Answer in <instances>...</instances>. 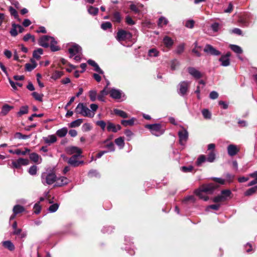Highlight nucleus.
Returning a JSON list of instances; mask_svg holds the SVG:
<instances>
[{
    "instance_id": "nucleus-1",
    "label": "nucleus",
    "mask_w": 257,
    "mask_h": 257,
    "mask_svg": "<svg viewBox=\"0 0 257 257\" xmlns=\"http://www.w3.org/2000/svg\"><path fill=\"white\" fill-rule=\"evenodd\" d=\"M218 187V185L214 183H209L202 185L200 188L197 189L195 191V193L200 199L204 201L208 200L209 198L207 196L204 194H211L214 190Z\"/></svg>"
},
{
    "instance_id": "nucleus-2",
    "label": "nucleus",
    "mask_w": 257,
    "mask_h": 257,
    "mask_svg": "<svg viewBox=\"0 0 257 257\" xmlns=\"http://www.w3.org/2000/svg\"><path fill=\"white\" fill-rule=\"evenodd\" d=\"M57 42L54 37L48 35H44L40 38L38 40V44L43 47L48 48L50 46L52 52L57 51L60 50L59 46H57Z\"/></svg>"
},
{
    "instance_id": "nucleus-3",
    "label": "nucleus",
    "mask_w": 257,
    "mask_h": 257,
    "mask_svg": "<svg viewBox=\"0 0 257 257\" xmlns=\"http://www.w3.org/2000/svg\"><path fill=\"white\" fill-rule=\"evenodd\" d=\"M75 111L76 113L85 117H93L95 114L83 103H79L77 105Z\"/></svg>"
},
{
    "instance_id": "nucleus-4",
    "label": "nucleus",
    "mask_w": 257,
    "mask_h": 257,
    "mask_svg": "<svg viewBox=\"0 0 257 257\" xmlns=\"http://www.w3.org/2000/svg\"><path fill=\"white\" fill-rule=\"evenodd\" d=\"M41 181L44 185H51L56 183V175L53 172H44L41 175Z\"/></svg>"
},
{
    "instance_id": "nucleus-5",
    "label": "nucleus",
    "mask_w": 257,
    "mask_h": 257,
    "mask_svg": "<svg viewBox=\"0 0 257 257\" xmlns=\"http://www.w3.org/2000/svg\"><path fill=\"white\" fill-rule=\"evenodd\" d=\"M161 124L160 123L149 124L145 125V127L150 130L151 133L157 137L162 135L164 131L161 129Z\"/></svg>"
},
{
    "instance_id": "nucleus-6",
    "label": "nucleus",
    "mask_w": 257,
    "mask_h": 257,
    "mask_svg": "<svg viewBox=\"0 0 257 257\" xmlns=\"http://www.w3.org/2000/svg\"><path fill=\"white\" fill-rule=\"evenodd\" d=\"M132 36L130 32L121 29L117 32L115 38L118 42H121L131 40Z\"/></svg>"
},
{
    "instance_id": "nucleus-7",
    "label": "nucleus",
    "mask_w": 257,
    "mask_h": 257,
    "mask_svg": "<svg viewBox=\"0 0 257 257\" xmlns=\"http://www.w3.org/2000/svg\"><path fill=\"white\" fill-rule=\"evenodd\" d=\"M190 82L183 81L181 82L178 86L177 92L181 96L184 97L187 93Z\"/></svg>"
},
{
    "instance_id": "nucleus-8",
    "label": "nucleus",
    "mask_w": 257,
    "mask_h": 257,
    "mask_svg": "<svg viewBox=\"0 0 257 257\" xmlns=\"http://www.w3.org/2000/svg\"><path fill=\"white\" fill-rule=\"evenodd\" d=\"M68 52L70 54L69 57L70 58L74 57L76 54H82V49L78 44L72 43L68 49Z\"/></svg>"
},
{
    "instance_id": "nucleus-9",
    "label": "nucleus",
    "mask_w": 257,
    "mask_h": 257,
    "mask_svg": "<svg viewBox=\"0 0 257 257\" xmlns=\"http://www.w3.org/2000/svg\"><path fill=\"white\" fill-rule=\"evenodd\" d=\"M110 96L114 99L117 100L122 98V100L125 99V94L122 90L115 88H112L109 91Z\"/></svg>"
},
{
    "instance_id": "nucleus-10",
    "label": "nucleus",
    "mask_w": 257,
    "mask_h": 257,
    "mask_svg": "<svg viewBox=\"0 0 257 257\" xmlns=\"http://www.w3.org/2000/svg\"><path fill=\"white\" fill-rule=\"evenodd\" d=\"M81 157L79 155H73L70 158L67 159V162L70 166L76 167L84 164L83 161H78L77 158Z\"/></svg>"
},
{
    "instance_id": "nucleus-11",
    "label": "nucleus",
    "mask_w": 257,
    "mask_h": 257,
    "mask_svg": "<svg viewBox=\"0 0 257 257\" xmlns=\"http://www.w3.org/2000/svg\"><path fill=\"white\" fill-rule=\"evenodd\" d=\"M178 135L179 138L180 144L181 146L185 145V143L188 139V132L187 130L182 127V130L178 132Z\"/></svg>"
},
{
    "instance_id": "nucleus-12",
    "label": "nucleus",
    "mask_w": 257,
    "mask_h": 257,
    "mask_svg": "<svg viewBox=\"0 0 257 257\" xmlns=\"http://www.w3.org/2000/svg\"><path fill=\"white\" fill-rule=\"evenodd\" d=\"M204 51L210 55L213 56H219L221 54V53L212 45L210 44H207L205 45L204 48Z\"/></svg>"
},
{
    "instance_id": "nucleus-13",
    "label": "nucleus",
    "mask_w": 257,
    "mask_h": 257,
    "mask_svg": "<svg viewBox=\"0 0 257 257\" xmlns=\"http://www.w3.org/2000/svg\"><path fill=\"white\" fill-rule=\"evenodd\" d=\"M12 164L15 168L18 169L21 166L28 165L29 164V161L27 159L19 158L16 161H13Z\"/></svg>"
},
{
    "instance_id": "nucleus-14",
    "label": "nucleus",
    "mask_w": 257,
    "mask_h": 257,
    "mask_svg": "<svg viewBox=\"0 0 257 257\" xmlns=\"http://www.w3.org/2000/svg\"><path fill=\"white\" fill-rule=\"evenodd\" d=\"M187 69L189 74L196 79H199L203 76V74L195 67H189Z\"/></svg>"
},
{
    "instance_id": "nucleus-15",
    "label": "nucleus",
    "mask_w": 257,
    "mask_h": 257,
    "mask_svg": "<svg viewBox=\"0 0 257 257\" xmlns=\"http://www.w3.org/2000/svg\"><path fill=\"white\" fill-rule=\"evenodd\" d=\"M231 54L230 52H227L225 55H222L219 59V61L221 63L222 66L226 67L230 65L229 57Z\"/></svg>"
},
{
    "instance_id": "nucleus-16",
    "label": "nucleus",
    "mask_w": 257,
    "mask_h": 257,
    "mask_svg": "<svg viewBox=\"0 0 257 257\" xmlns=\"http://www.w3.org/2000/svg\"><path fill=\"white\" fill-rule=\"evenodd\" d=\"M121 126L119 124L115 125L111 122L108 121L107 122V131L109 132H112L113 133H116L118 131L120 130Z\"/></svg>"
},
{
    "instance_id": "nucleus-17",
    "label": "nucleus",
    "mask_w": 257,
    "mask_h": 257,
    "mask_svg": "<svg viewBox=\"0 0 257 257\" xmlns=\"http://www.w3.org/2000/svg\"><path fill=\"white\" fill-rule=\"evenodd\" d=\"M66 151L69 155H79V156H81V157H82L81 155L82 151L78 147L75 146L69 147L67 148Z\"/></svg>"
},
{
    "instance_id": "nucleus-18",
    "label": "nucleus",
    "mask_w": 257,
    "mask_h": 257,
    "mask_svg": "<svg viewBox=\"0 0 257 257\" xmlns=\"http://www.w3.org/2000/svg\"><path fill=\"white\" fill-rule=\"evenodd\" d=\"M131 240L132 239L131 237L128 236H125L124 238V241L125 242L126 245L130 246H126L125 247V249L128 252L129 254L132 255L135 254V251L133 248H132V244L133 242H132Z\"/></svg>"
},
{
    "instance_id": "nucleus-19",
    "label": "nucleus",
    "mask_w": 257,
    "mask_h": 257,
    "mask_svg": "<svg viewBox=\"0 0 257 257\" xmlns=\"http://www.w3.org/2000/svg\"><path fill=\"white\" fill-rule=\"evenodd\" d=\"M227 150L228 155L231 157L236 155L239 151L237 146L233 144L228 145Z\"/></svg>"
},
{
    "instance_id": "nucleus-20",
    "label": "nucleus",
    "mask_w": 257,
    "mask_h": 257,
    "mask_svg": "<svg viewBox=\"0 0 257 257\" xmlns=\"http://www.w3.org/2000/svg\"><path fill=\"white\" fill-rule=\"evenodd\" d=\"M69 182V180L64 176L60 177L59 178L56 177V181L55 184V186L61 187L65 185H67Z\"/></svg>"
},
{
    "instance_id": "nucleus-21",
    "label": "nucleus",
    "mask_w": 257,
    "mask_h": 257,
    "mask_svg": "<svg viewBox=\"0 0 257 257\" xmlns=\"http://www.w3.org/2000/svg\"><path fill=\"white\" fill-rule=\"evenodd\" d=\"M14 106L10 105L8 104H4L2 107V110L0 112L1 116H6L8 114V113L13 109H14Z\"/></svg>"
},
{
    "instance_id": "nucleus-22",
    "label": "nucleus",
    "mask_w": 257,
    "mask_h": 257,
    "mask_svg": "<svg viewBox=\"0 0 257 257\" xmlns=\"http://www.w3.org/2000/svg\"><path fill=\"white\" fill-rule=\"evenodd\" d=\"M43 140L46 144L50 145L57 141V138L55 135H49L46 137H43Z\"/></svg>"
},
{
    "instance_id": "nucleus-23",
    "label": "nucleus",
    "mask_w": 257,
    "mask_h": 257,
    "mask_svg": "<svg viewBox=\"0 0 257 257\" xmlns=\"http://www.w3.org/2000/svg\"><path fill=\"white\" fill-rule=\"evenodd\" d=\"M30 159L31 161L36 163H40L42 161L41 157L36 153H31L29 155Z\"/></svg>"
},
{
    "instance_id": "nucleus-24",
    "label": "nucleus",
    "mask_w": 257,
    "mask_h": 257,
    "mask_svg": "<svg viewBox=\"0 0 257 257\" xmlns=\"http://www.w3.org/2000/svg\"><path fill=\"white\" fill-rule=\"evenodd\" d=\"M31 62L32 64L26 63L25 65V69L27 71L29 72H30L34 69L37 65V63L33 59H31Z\"/></svg>"
},
{
    "instance_id": "nucleus-25",
    "label": "nucleus",
    "mask_w": 257,
    "mask_h": 257,
    "mask_svg": "<svg viewBox=\"0 0 257 257\" xmlns=\"http://www.w3.org/2000/svg\"><path fill=\"white\" fill-rule=\"evenodd\" d=\"M163 41L165 46L167 48L171 47L174 44L173 40L167 36L164 37Z\"/></svg>"
},
{
    "instance_id": "nucleus-26",
    "label": "nucleus",
    "mask_w": 257,
    "mask_h": 257,
    "mask_svg": "<svg viewBox=\"0 0 257 257\" xmlns=\"http://www.w3.org/2000/svg\"><path fill=\"white\" fill-rule=\"evenodd\" d=\"M3 245L6 248L10 251H13L15 249L14 244L10 240L4 241L2 242Z\"/></svg>"
},
{
    "instance_id": "nucleus-27",
    "label": "nucleus",
    "mask_w": 257,
    "mask_h": 257,
    "mask_svg": "<svg viewBox=\"0 0 257 257\" xmlns=\"http://www.w3.org/2000/svg\"><path fill=\"white\" fill-rule=\"evenodd\" d=\"M109 93V92L107 90H106V87H104V88L100 92V93L97 96V98L99 101L104 102L105 99L104 98V96L105 95H107Z\"/></svg>"
},
{
    "instance_id": "nucleus-28",
    "label": "nucleus",
    "mask_w": 257,
    "mask_h": 257,
    "mask_svg": "<svg viewBox=\"0 0 257 257\" xmlns=\"http://www.w3.org/2000/svg\"><path fill=\"white\" fill-rule=\"evenodd\" d=\"M113 112L115 114L118 115L123 118H126L128 117V114L125 111L121 110L115 108L113 109Z\"/></svg>"
},
{
    "instance_id": "nucleus-29",
    "label": "nucleus",
    "mask_w": 257,
    "mask_h": 257,
    "mask_svg": "<svg viewBox=\"0 0 257 257\" xmlns=\"http://www.w3.org/2000/svg\"><path fill=\"white\" fill-rule=\"evenodd\" d=\"M257 191V185L249 188L244 192V195L246 196H249L254 194Z\"/></svg>"
},
{
    "instance_id": "nucleus-30",
    "label": "nucleus",
    "mask_w": 257,
    "mask_h": 257,
    "mask_svg": "<svg viewBox=\"0 0 257 257\" xmlns=\"http://www.w3.org/2000/svg\"><path fill=\"white\" fill-rule=\"evenodd\" d=\"M229 47L232 51L236 54H240L243 52L241 48L238 45L231 44L230 45Z\"/></svg>"
},
{
    "instance_id": "nucleus-31",
    "label": "nucleus",
    "mask_w": 257,
    "mask_h": 257,
    "mask_svg": "<svg viewBox=\"0 0 257 257\" xmlns=\"http://www.w3.org/2000/svg\"><path fill=\"white\" fill-rule=\"evenodd\" d=\"M67 132H68V130L67 128V127H63L61 129H59L58 130H57V131L56 132V135L60 137V138H62V137H65L66 134H67Z\"/></svg>"
},
{
    "instance_id": "nucleus-32",
    "label": "nucleus",
    "mask_w": 257,
    "mask_h": 257,
    "mask_svg": "<svg viewBox=\"0 0 257 257\" xmlns=\"http://www.w3.org/2000/svg\"><path fill=\"white\" fill-rule=\"evenodd\" d=\"M168 23V20L167 18L164 17H161L158 20V25L159 27H163L164 26H166Z\"/></svg>"
},
{
    "instance_id": "nucleus-33",
    "label": "nucleus",
    "mask_w": 257,
    "mask_h": 257,
    "mask_svg": "<svg viewBox=\"0 0 257 257\" xmlns=\"http://www.w3.org/2000/svg\"><path fill=\"white\" fill-rule=\"evenodd\" d=\"M207 161L206 157L204 155H201L199 156L196 162V164L197 166H201L202 163Z\"/></svg>"
},
{
    "instance_id": "nucleus-34",
    "label": "nucleus",
    "mask_w": 257,
    "mask_h": 257,
    "mask_svg": "<svg viewBox=\"0 0 257 257\" xmlns=\"http://www.w3.org/2000/svg\"><path fill=\"white\" fill-rule=\"evenodd\" d=\"M83 122V119H81V118H78V119H77L73 121H72L70 124H69V126L70 127H78L79 126H80L81 125V124Z\"/></svg>"
},
{
    "instance_id": "nucleus-35",
    "label": "nucleus",
    "mask_w": 257,
    "mask_h": 257,
    "mask_svg": "<svg viewBox=\"0 0 257 257\" xmlns=\"http://www.w3.org/2000/svg\"><path fill=\"white\" fill-rule=\"evenodd\" d=\"M43 50L41 48H38L34 51L33 53V57L38 60L40 58V55L43 54Z\"/></svg>"
},
{
    "instance_id": "nucleus-36",
    "label": "nucleus",
    "mask_w": 257,
    "mask_h": 257,
    "mask_svg": "<svg viewBox=\"0 0 257 257\" xmlns=\"http://www.w3.org/2000/svg\"><path fill=\"white\" fill-rule=\"evenodd\" d=\"M12 28L11 30L10 31V33L12 36L13 37H16L18 35V24H16L15 23H13L12 25Z\"/></svg>"
},
{
    "instance_id": "nucleus-37",
    "label": "nucleus",
    "mask_w": 257,
    "mask_h": 257,
    "mask_svg": "<svg viewBox=\"0 0 257 257\" xmlns=\"http://www.w3.org/2000/svg\"><path fill=\"white\" fill-rule=\"evenodd\" d=\"M135 118L134 117H132L131 119L128 120H121V123L122 125L124 126H126L127 125H133L134 124Z\"/></svg>"
},
{
    "instance_id": "nucleus-38",
    "label": "nucleus",
    "mask_w": 257,
    "mask_h": 257,
    "mask_svg": "<svg viewBox=\"0 0 257 257\" xmlns=\"http://www.w3.org/2000/svg\"><path fill=\"white\" fill-rule=\"evenodd\" d=\"M24 207L20 205H16L14 206L13 211V213L15 214H18V213H21L24 211Z\"/></svg>"
},
{
    "instance_id": "nucleus-39",
    "label": "nucleus",
    "mask_w": 257,
    "mask_h": 257,
    "mask_svg": "<svg viewBox=\"0 0 257 257\" xmlns=\"http://www.w3.org/2000/svg\"><path fill=\"white\" fill-rule=\"evenodd\" d=\"M206 159L207 161L209 163H212L215 160V154L214 151H211L209 153L207 157H206Z\"/></svg>"
},
{
    "instance_id": "nucleus-40",
    "label": "nucleus",
    "mask_w": 257,
    "mask_h": 257,
    "mask_svg": "<svg viewBox=\"0 0 257 257\" xmlns=\"http://www.w3.org/2000/svg\"><path fill=\"white\" fill-rule=\"evenodd\" d=\"M9 11L11 14V15L14 16V18L20 21V19H19V17L17 11L12 7H10L9 8Z\"/></svg>"
},
{
    "instance_id": "nucleus-41",
    "label": "nucleus",
    "mask_w": 257,
    "mask_h": 257,
    "mask_svg": "<svg viewBox=\"0 0 257 257\" xmlns=\"http://www.w3.org/2000/svg\"><path fill=\"white\" fill-rule=\"evenodd\" d=\"M240 23L243 27H248L251 23V22L249 20L248 17H245L241 19Z\"/></svg>"
},
{
    "instance_id": "nucleus-42",
    "label": "nucleus",
    "mask_w": 257,
    "mask_h": 257,
    "mask_svg": "<svg viewBox=\"0 0 257 257\" xmlns=\"http://www.w3.org/2000/svg\"><path fill=\"white\" fill-rule=\"evenodd\" d=\"M31 137V135H23L20 132L16 133L14 135L15 139L26 140L29 139Z\"/></svg>"
},
{
    "instance_id": "nucleus-43",
    "label": "nucleus",
    "mask_w": 257,
    "mask_h": 257,
    "mask_svg": "<svg viewBox=\"0 0 257 257\" xmlns=\"http://www.w3.org/2000/svg\"><path fill=\"white\" fill-rule=\"evenodd\" d=\"M28 113V106L27 105L22 106L18 112L17 115L20 116L23 114H25Z\"/></svg>"
},
{
    "instance_id": "nucleus-44",
    "label": "nucleus",
    "mask_w": 257,
    "mask_h": 257,
    "mask_svg": "<svg viewBox=\"0 0 257 257\" xmlns=\"http://www.w3.org/2000/svg\"><path fill=\"white\" fill-rule=\"evenodd\" d=\"M114 142L120 148H122L124 146V139L122 137L116 139Z\"/></svg>"
},
{
    "instance_id": "nucleus-45",
    "label": "nucleus",
    "mask_w": 257,
    "mask_h": 257,
    "mask_svg": "<svg viewBox=\"0 0 257 257\" xmlns=\"http://www.w3.org/2000/svg\"><path fill=\"white\" fill-rule=\"evenodd\" d=\"M63 75V73L60 71H55L52 75L51 78L56 80L60 78Z\"/></svg>"
},
{
    "instance_id": "nucleus-46",
    "label": "nucleus",
    "mask_w": 257,
    "mask_h": 257,
    "mask_svg": "<svg viewBox=\"0 0 257 257\" xmlns=\"http://www.w3.org/2000/svg\"><path fill=\"white\" fill-rule=\"evenodd\" d=\"M202 114L205 119H209L211 117V113L208 109H202Z\"/></svg>"
},
{
    "instance_id": "nucleus-47",
    "label": "nucleus",
    "mask_w": 257,
    "mask_h": 257,
    "mask_svg": "<svg viewBox=\"0 0 257 257\" xmlns=\"http://www.w3.org/2000/svg\"><path fill=\"white\" fill-rule=\"evenodd\" d=\"M210 28L213 32H217L220 29L221 25L218 23L215 22L211 25Z\"/></svg>"
},
{
    "instance_id": "nucleus-48",
    "label": "nucleus",
    "mask_w": 257,
    "mask_h": 257,
    "mask_svg": "<svg viewBox=\"0 0 257 257\" xmlns=\"http://www.w3.org/2000/svg\"><path fill=\"white\" fill-rule=\"evenodd\" d=\"M32 96L36 100L39 101H42L43 100V94H39L37 92H33L32 93Z\"/></svg>"
},
{
    "instance_id": "nucleus-49",
    "label": "nucleus",
    "mask_w": 257,
    "mask_h": 257,
    "mask_svg": "<svg viewBox=\"0 0 257 257\" xmlns=\"http://www.w3.org/2000/svg\"><path fill=\"white\" fill-rule=\"evenodd\" d=\"M88 12L91 15L95 16L98 12V9L92 6H90L88 9Z\"/></svg>"
},
{
    "instance_id": "nucleus-50",
    "label": "nucleus",
    "mask_w": 257,
    "mask_h": 257,
    "mask_svg": "<svg viewBox=\"0 0 257 257\" xmlns=\"http://www.w3.org/2000/svg\"><path fill=\"white\" fill-rule=\"evenodd\" d=\"M159 51L155 48H152L149 50L148 55L150 57H157L159 55Z\"/></svg>"
},
{
    "instance_id": "nucleus-51",
    "label": "nucleus",
    "mask_w": 257,
    "mask_h": 257,
    "mask_svg": "<svg viewBox=\"0 0 257 257\" xmlns=\"http://www.w3.org/2000/svg\"><path fill=\"white\" fill-rule=\"evenodd\" d=\"M231 194V192L230 190H223L221 192V195H222L223 197H224L225 201L227 199V197L230 196Z\"/></svg>"
},
{
    "instance_id": "nucleus-52",
    "label": "nucleus",
    "mask_w": 257,
    "mask_h": 257,
    "mask_svg": "<svg viewBox=\"0 0 257 257\" xmlns=\"http://www.w3.org/2000/svg\"><path fill=\"white\" fill-rule=\"evenodd\" d=\"M112 20L116 23H120L121 21V16L118 12H115L113 14L112 16Z\"/></svg>"
},
{
    "instance_id": "nucleus-53",
    "label": "nucleus",
    "mask_w": 257,
    "mask_h": 257,
    "mask_svg": "<svg viewBox=\"0 0 257 257\" xmlns=\"http://www.w3.org/2000/svg\"><path fill=\"white\" fill-rule=\"evenodd\" d=\"M88 175L89 177H99L100 175L98 171L96 170H91L89 171Z\"/></svg>"
},
{
    "instance_id": "nucleus-54",
    "label": "nucleus",
    "mask_w": 257,
    "mask_h": 257,
    "mask_svg": "<svg viewBox=\"0 0 257 257\" xmlns=\"http://www.w3.org/2000/svg\"><path fill=\"white\" fill-rule=\"evenodd\" d=\"M89 95L90 99L91 100V101H95V100L96 99V96H97L96 91L90 90L89 92Z\"/></svg>"
},
{
    "instance_id": "nucleus-55",
    "label": "nucleus",
    "mask_w": 257,
    "mask_h": 257,
    "mask_svg": "<svg viewBox=\"0 0 257 257\" xmlns=\"http://www.w3.org/2000/svg\"><path fill=\"white\" fill-rule=\"evenodd\" d=\"M37 167L36 165H33L29 168L28 172L31 175H35L37 174Z\"/></svg>"
},
{
    "instance_id": "nucleus-56",
    "label": "nucleus",
    "mask_w": 257,
    "mask_h": 257,
    "mask_svg": "<svg viewBox=\"0 0 257 257\" xmlns=\"http://www.w3.org/2000/svg\"><path fill=\"white\" fill-rule=\"evenodd\" d=\"M113 229V227L111 226H104L101 231L103 233H110L112 232Z\"/></svg>"
},
{
    "instance_id": "nucleus-57",
    "label": "nucleus",
    "mask_w": 257,
    "mask_h": 257,
    "mask_svg": "<svg viewBox=\"0 0 257 257\" xmlns=\"http://www.w3.org/2000/svg\"><path fill=\"white\" fill-rule=\"evenodd\" d=\"M112 27L111 24L109 22H105L101 25V28L104 30H106L111 28Z\"/></svg>"
},
{
    "instance_id": "nucleus-58",
    "label": "nucleus",
    "mask_w": 257,
    "mask_h": 257,
    "mask_svg": "<svg viewBox=\"0 0 257 257\" xmlns=\"http://www.w3.org/2000/svg\"><path fill=\"white\" fill-rule=\"evenodd\" d=\"M96 124L101 127V128L104 131L107 126V123H106L104 120H98L96 122Z\"/></svg>"
},
{
    "instance_id": "nucleus-59",
    "label": "nucleus",
    "mask_w": 257,
    "mask_h": 257,
    "mask_svg": "<svg viewBox=\"0 0 257 257\" xmlns=\"http://www.w3.org/2000/svg\"><path fill=\"white\" fill-rule=\"evenodd\" d=\"M59 205L57 203H55L53 204H52L50 205V206L49 207L48 210L50 212H56L57 209H58Z\"/></svg>"
},
{
    "instance_id": "nucleus-60",
    "label": "nucleus",
    "mask_w": 257,
    "mask_h": 257,
    "mask_svg": "<svg viewBox=\"0 0 257 257\" xmlns=\"http://www.w3.org/2000/svg\"><path fill=\"white\" fill-rule=\"evenodd\" d=\"M179 64V62L176 59L173 60L171 63V68L172 70H175Z\"/></svg>"
},
{
    "instance_id": "nucleus-61",
    "label": "nucleus",
    "mask_w": 257,
    "mask_h": 257,
    "mask_svg": "<svg viewBox=\"0 0 257 257\" xmlns=\"http://www.w3.org/2000/svg\"><path fill=\"white\" fill-rule=\"evenodd\" d=\"M224 197H223L222 195H218L213 199V201L215 203H218L224 201Z\"/></svg>"
},
{
    "instance_id": "nucleus-62",
    "label": "nucleus",
    "mask_w": 257,
    "mask_h": 257,
    "mask_svg": "<svg viewBox=\"0 0 257 257\" xmlns=\"http://www.w3.org/2000/svg\"><path fill=\"white\" fill-rule=\"evenodd\" d=\"M184 50V44H180L179 46H177L175 52L177 54H182Z\"/></svg>"
},
{
    "instance_id": "nucleus-63",
    "label": "nucleus",
    "mask_w": 257,
    "mask_h": 257,
    "mask_svg": "<svg viewBox=\"0 0 257 257\" xmlns=\"http://www.w3.org/2000/svg\"><path fill=\"white\" fill-rule=\"evenodd\" d=\"M195 22L193 20H189L186 22L185 27L189 28L192 29L194 27Z\"/></svg>"
},
{
    "instance_id": "nucleus-64",
    "label": "nucleus",
    "mask_w": 257,
    "mask_h": 257,
    "mask_svg": "<svg viewBox=\"0 0 257 257\" xmlns=\"http://www.w3.org/2000/svg\"><path fill=\"white\" fill-rule=\"evenodd\" d=\"M105 148L108 149L107 151L114 152L115 151V147L114 144L112 142H109L105 146Z\"/></svg>"
}]
</instances>
